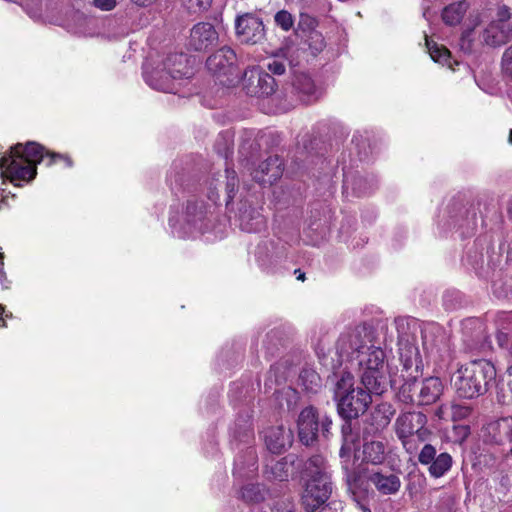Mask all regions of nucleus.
I'll return each instance as SVG.
<instances>
[{"label": "nucleus", "mask_w": 512, "mask_h": 512, "mask_svg": "<svg viewBox=\"0 0 512 512\" xmlns=\"http://www.w3.org/2000/svg\"><path fill=\"white\" fill-rule=\"evenodd\" d=\"M347 342L359 366V374L364 387L376 394H383L389 386L396 388L400 384V376L388 370L385 352L372 344V331L365 327H356L347 337Z\"/></svg>", "instance_id": "1"}, {"label": "nucleus", "mask_w": 512, "mask_h": 512, "mask_svg": "<svg viewBox=\"0 0 512 512\" xmlns=\"http://www.w3.org/2000/svg\"><path fill=\"white\" fill-rule=\"evenodd\" d=\"M47 159V165L53 164L56 159H62L67 166H71V160L61 154L45 151L44 147L35 142H29L25 146L17 144L11 148L7 155L0 159V186L8 179L14 185L19 182H28L36 175V165Z\"/></svg>", "instance_id": "2"}, {"label": "nucleus", "mask_w": 512, "mask_h": 512, "mask_svg": "<svg viewBox=\"0 0 512 512\" xmlns=\"http://www.w3.org/2000/svg\"><path fill=\"white\" fill-rule=\"evenodd\" d=\"M417 349L410 347L408 355L401 353L402 371L397 396L403 403H416L430 405L436 402L443 393V383L438 377H428L421 383L417 382L419 376L417 364Z\"/></svg>", "instance_id": "3"}, {"label": "nucleus", "mask_w": 512, "mask_h": 512, "mask_svg": "<svg viewBox=\"0 0 512 512\" xmlns=\"http://www.w3.org/2000/svg\"><path fill=\"white\" fill-rule=\"evenodd\" d=\"M496 368L485 359L460 365L451 376V385L461 398L472 399L483 395L495 383Z\"/></svg>", "instance_id": "4"}, {"label": "nucleus", "mask_w": 512, "mask_h": 512, "mask_svg": "<svg viewBox=\"0 0 512 512\" xmlns=\"http://www.w3.org/2000/svg\"><path fill=\"white\" fill-rule=\"evenodd\" d=\"M305 475L302 505L307 512H314L325 504L332 491L324 458L320 455L311 457L306 464Z\"/></svg>", "instance_id": "5"}, {"label": "nucleus", "mask_w": 512, "mask_h": 512, "mask_svg": "<svg viewBox=\"0 0 512 512\" xmlns=\"http://www.w3.org/2000/svg\"><path fill=\"white\" fill-rule=\"evenodd\" d=\"M370 394L373 393L366 388H353V377L350 374L343 376L335 391L339 414L346 419L357 418L371 403Z\"/></svg>", "instance_id": "6"}, {"label": "nucleus", "mask_w": 512, "mask_h": 512, "mask_svg": "<svg viewBox=\"0 0 512 512\" xmlns=\"http://www.w3.org/2000/svg\"><path fill=\"white\" fill-rule=\"evenodd\" d=\"M236 55L231 48L224 47L211 55L206 62L208 70L226 86H233L239 80L235 66Z\"/></svg>", "instance_id": "7"}, {"label": "nucleus", "mask_w": 512, "mask_h": 512, "mask_svg": "<svg viewBox=\"0 0 512 512\" xmlns=\"http://www.w3.org/2000/svg\"><path fill=\"white\" fill-rule=\"evenodd\" d=\"M243 89L247 95L262 98L275 92V79L259 67L247 69L242 77Z\"/></svg>", "instance_id": "8"}, {"label": "nucleus", "mask_w": 512, "mask_h": 512, "mask_svg": "<svg viewBox=\"0 0 512 512\" xmlns=\"http://www.w3.org/2000/svg\"><path fill=\"white\" fill-rule=\"evenodd\" d=\"M426 416L421 412H408L400 415L396 420V433L404 446L408 444L410 437L416 436L418 440L424 441L428 431L425 428Z\"/></svg>", "instance_id": "9"}, {"label": "nucleus", "mask_w": 512, "mask_h": 512, "mask_svg": "<svg viewBox=\"0 0 512 512\" xmlns=\"http://www.w3.org/2000/svg\"><path fill=\"white\" fill-rule=\"evenodd\" d=\"M236 34L242 42L256 44L264 38L265 30L262 20L246 13L235 20Z\"/></svg>", "instance_id": "10"}, {"label": "nucleus", "mask_w": 512, "mask_h": 512, "mask_svg": "<svg viewBox=\"0 0 512 512\" xmlns=\"http://www.w3.org/2000/svg\"><path fill=\"white\" fill-rule=\"evenodd\" d=\"M218 34L214 26L207 22L196 24L190 34V46L196 51H203L216 44Z\"/></svg>", "instance_id": "11"}, {"label": "nucleus", "mask_w": 512, "mask_h": 512, "mask_svg": "<svg viewBox=\"0 0 512 512\" xmlns=\"http://www.w3.org/2000/svg\"><path fill=\"white\" fill-rule=\"evenodd\" d=\"M266 447L274 454L282 453L292 443L293 435L284 426L269 427L263 432Z\"/></svg>", "instance_id": "12"}, {"label": "nucleus", "mask_w": 512, "mask_h": 512, "mask_svg": "<svg viewBox=\"0 0 512 512\" xmlns=\"http://www.w3.org/2000/svg\"><path fill=\"white\" fill-rule=\"evenodd\" d=\"M318 420L316 411L312 407L303 409L298 418V432L301 442L310 445L316 439Z\"/></svg>", "instance_id": "13"}, {"label": "nucleus", "mask_w": 512, "mask_h": 512, "mask_svg": "<svg viewBox=\"0 0 512 512\" xmlns=\"http://www.w3.org/2000/svg\"><path fill=\"white\" fill-rule=\"evenodd\" d=\"M145 80L153 89L169 93L176 91L174 82L177 79L171 77L169 70L165 69L164 64L161 68H156L151 72L145 71Z\"/></svg>", "instance_id": "14"}, {"label": "nucleus", "mask_w": 512, "mask_h": 512, "mask_svg": "<svg viewBox=\"0 0 512 512\" xmlns=\"http://www.w3.org/2000/svg\"><path fill=\"white\" fill-rule=\"evenodd\" d=\"M165 69L169 70L174 79L188 78L192 75L190 60L186 54L175 53L169 55L164 61Z\"/></svg>", "instance_id": "15"}, {"label": "nucleus", "mask_w": 512, "mask_h": 512, "mask_svg": "<svg viewBox=\"0 0 512 512\" xmlns=\"http://www.w3.org/2000/svg\"><path fill=\"white\" fill-rule=\"evenodd\" d=\"M482 38L489 46L503 45L512 38V26L499 25V23L491 21L484 29Z\"/></svg>", "instance_id": "16"}, {"label": "nucleus", "mask_w": 512, "mask_h": 512, "mask_svg": "<svg viewBox=\"0 0 512 512\" xmlns=\"http://www.w3.org/2000/svg\"><path fill=\"white\" fill-rule=\"evenodd\" d=\"M293 87L300 100L304 103H311L319 97L318 89L307 74L296 75L293 81Z\"/></svg>", "instance_id": "17"}, {"label": "nucleus", "mask_w": 512, "mask_h": 512, "mask_svg": "<svg viewBox=\"0 0 512 512\" xmlns=\"http://www.w3.org/2000/svg\"><path fill=\"white\" fill-rule=\"evenodd\" d=\"M282 175L281 163L278 158L270 157L260 164L259 170L255 171L254 179L259 183L272 184Z\"/></svg>", "instance_id": "18"}, {"label": "nucleus", "mask_w": 512, "mask_h": 512, "mask_svg": "<svg viewBox=\"0 0 512 512\" xmlns=\"http://www.w3.org/2000/svg\"><path fill=\"white\" fill-rule=\"evenodd\" d=\"M369 480L383 495L395 494L401 487L399 477L394 474L376 472L370 475Z\"/></svg>", "instance_id": "19"}, {"label": "nucleus", "mask_w": 512, "mask_h": 512, "mask_svg": "<svg viewBox=\"0 0 512 512\" xmlns=\"http://www.w3.org/2000/svg\"><path fill=\"white\" fill-rule=\"evenodd\" d=\"M386 458V446L383 441L373 440L363 445L362 461L379 465Z\"/></svg>", "instance_id": "20"}, {"label": "nucleus", "mask_w": 512, "mask_h": 512, "mask_svg": "<svg viewBox=\"0 0 512 512\" xmlns=\"http://www.w3.org/2000/svg\"><path fill=\"white\" fill-rule=\"evenodd\" d=\"M488 431L498 443L512 441V417L501 418L490 423Z\"/></svg>", "instance_id": "21"}, {"label": "nucleus", "mask_w": 512, "mask_h": 512, "mask_svg": "<svg viewBox=\"0 0 512 512\" xmlns=\"http://www.w3.org/2000/svg\"><path fill=\"white\" fill-rule=\"evenodd\" d=\"M468 9L466 1H459L446 6L442 11V19L445 24L454 26L461 22Z\"/></svg>", "instance_id": "22"}, {"label": "nucleus", "mask_w": 512, "mask_h": 512, "mask_svg": "<svg viewBox=\"0 0 512 512\" xmlns=\"http://www.w3.org/2000/svg\"><path fill=\"white\" fill-rule=\"evenodd\" d=\"M347 428H343V444L340 449V458L342 461L343 468L349 470L352 468L353 461L351 459L352 454L356 448V437L353 433L347 432Z\"/></svg>", "instance_id": "23"}, {"label": "nucleus", "mask_w": 512, "mask_h": 512, "mask_svg": "<svg viewBox=\"0 0 512 512\" xmlns=\"http://www.w3.org/2000/svg\"><path fill=\"white\" fill-rule=\"evenodd\" d=\"M240 226L247 232H259L265 226V218L259 212L245 211L240 216Z\"/></svg>", "instance_id": "24"}, {"label": "nucleus", "mask_w": 512, "mask_h": 512, "mask_svg": "<svg viewBox=\"0 0 512 512\" xmlns=\"http://www.w3.org/2000/svg\"><path fill=\"white\" fill-rule=\"evenodd\" d=\"M426 46L433 61L453 69L450 51L445 46L430 41L427 37Z\"/></svg>", "instance_id": "25"}, {"label": "nucleus", "mask_w": 512, "mask_h": 512, "mask_svg": "<svg viewBox=\"0 0 512 512\" xmlns=\"http://www.w3.org/2000/svg\"><path fill=\"white\" fill-rule=\"evenodd\" d=\"M452 457L449 453H440L430 463L428 471L433 478H440L444 476L452 467Z\"/></svg>", "instance_id": "26"}, {"label": "nucleus", "mask_w": 512, "mask_h": 512, "mask_svg": "<svg viewBox=\"0 0 512 512\" xmlns=\"http://www.w3.org/2000/svg\"><path fill=\"white\" fill-rule=\"evenodd\" d=\"M265 490L258 484H247L242 488L241 497L248 503H258L265 497Z\"/></svg>", "instance_id": "27"}, {"label": "nucleus", "mask_w": 512, "mask_h": 512, "mask_svg": "<svg viewBox=\"0 0 512 512\" xmlns=\"http://www.w3.org/2000/svg\"><path fill=\"white\" fill-rule=\"evenodd\" d=\"M426 486V478L421 473H410L406 489L411 498L422 493Z\"/></svg>", "instance_id": "28"}, {"label": "nucleus", "mask_w": 512, "mask_h": 512, "mask_svg": "<svg viewBox=\"0 0 512 512\" xmlns=\"http://www.w3.org/2000/svg\"><path fill=\"white\" fill-rule=\"evenodd\" d=\"M276 25L283 31L288 32L294 25V17L287 10H280L274 16Z\"/></svg>", "instance_id": "29"}, {"label": "nucleus", "mask_w": 512, "mask_h": 512, "mask_svg": "<svg viewBox=\"0 0 512 512\" xmlns=\"http://www.w3.org/2000/svg\"><path fill=\"white\" fill-rule=\"evenodd\" d=\"M307 41L313 54L321 52L325 47L324 37L318 31H311Z\"/></svg>", "instance_id": "30"}, {"label": "nucleus", "mask_w": 512, "mask_h": 512, "mask_svg": "<svg viewBox=\"0 0 512 512\" xmlns=\"http://www.w3.org/2000/svg\"><path fill=\"white\" fill-rule=\"evenodd\" d=\"M511 18L510 8L506 5H499L496 9L495 18L492 21L499 23V25L512 26Z\"/></svg>", "instance_id": "31"}, {"label": "nucleus", "mask_w": 512, "mask_h": 512, "mask_svg": "<svg viewBox=\"0 0 512 512\" xmlns=\"http://www.w3.org/2000/svg\"><path fill=\"white\" fill-rule=\"evenodd\" d=\"M436 449L430 444L424 445L419 453L418 460L422 465H430L432 461L437 457Z\"/></svg>", "instance_id": "32"}, {"label": "nucleus", "mask_w": 512, "mask_h": 512, "mask_svg": "<svg viewBox=\"0 0 512 512\" xmlns=\"http://www.w3.org/2000/svg\"><path fill=\"white\" fill-rule=\"evenodd\" d=\"M212 1L213 0H187V6L192 13L200 14L210 9Z\"/></svg>", "instance_id": "33"}, {"label": "nucleus", "mask_w": 512, "mask_h": 512, "mask_svg": "<svg viewBox=\"0 0 512 512\" xmlns=\"http://www.w3.org/2000/svg\"><path fill=\"white\" fill-rule=\"evenodd\" d=\"M380 414H382V416L379 421V425L384 427V426L388 425V423L390 422L391 417L393 415V411L391 410L389 405L382 404V405L378 406V408L374 414V418L378 419Z\"/></svg>", "instance_id": "34"}, {"label": "nucleus", "mask_w": 512, "mask_h": 512, "mask_svg": "<svg viewBox=\"0 0 512 512\" xmlns=\"http://www.w3.org/2000/svg\"><path fill=\"white\" fill-rule=\"evenodd\" d=\"M502 71L512 77V45L509 46L503 53L501 61Z\"/></svg>", "instance_id": "35"}, {"label": "nucleus", "mask_w": 512, "mask_h": 512, "mask_svg": "<svg viewBox=\"0 0 512 512\" xmlns=\"http://www.w3.org/2000/svg\"><path fill=\"white\" fill-rule=\"evenodd\" d=\"M120 0H93V5L102 10V11H110L114 9L117 5V3Z\"/></svg>", "instance_id": "36"}, {"label": "nucleus", "mask_w": 512, "mask_h": 512, "mask_svg": "<svg viewBox=\"0 0 512 512\" xmlns=\"http://www.w3.org/2000/svg\"><path fill=\"white\" fill-rule=\"evenodd\" d=\"M452 418H464L469 414L468 407L453 404L450 406Z\"/></svg>", "instance_id": "37"}, {"label": "nucleus", "mask_w": 512, "mask_h": 512, "mask_svg": "<svg viewBox=\"0 0 512 512\" xmlns=\"http://www.w3.org/2000/svg\"><path fill=\"white\" fill-rule=\"evenodd\" d=\"M268 69L273 73L277 75H281L285 72V66L282 62L278 60H273L271 63L268 64Z\"/></svg>", "instance_id": "38"}, {"label": "nucleus", "mask_w": 512, "mask_h": 512, "mask_svg": "<svg viewBox=\"0 0 512 512\" xmlns=\"http://www.w3.org/2000/svg\"><path fill=\"white\" fill-rule=\"evenodd\" d=\"M331 425V421L328 420V419H325L324 421H322V429H323V432H327L329 427Z\"/></svg>", "instance_id": "39"}, {"label": "nucleus", "mask_w": 512, "mask_h": 512, "mask_svg": "<svg viewBox=\"0 0 512 512\" xmlns=\"http://www.w3.org/2000/svg\"><path fill=\"white\" fill-rule=\"evenodd\" d=\"M134 3L140 6L148 5L149 3H152L154 0H132Z\"/></svg>", "instance_id": "40"}, {"label": "nucleus", "mask_w": 512, "mask_h": 512, "mask_svg": "<svg viewBox=\"0 0 512 512\" xmlns=\"http://www.w3.org/2000/svg\"><path fill=\"white\" fill-rule=\"evenodd\" d=\"M234 187H235V181H234V177H232L228 182V188L230 189L229 194L234 190Z\"/></svg>", "instance_id": "41"}, {"label": "nucleus", "mask_w": 512, "mask_h": 512, "mask_svg": "<svg viewBox=\"0 0 512 512\" xmlns=\"http://www.w3.org/2000/svg\"><path fill=\"white\" fill-rule=\"evenodd\" d=\"M309 376L311 377V381L315 382L317 384V381H319L318 375L314 372H311V373H309Z\"/></svg>", "instance_id": "42"}, {"label": "nucleus", "mask_w": 512, "mask_h": 512, "mask_svg": "<svg viewBox=\"0 0 512 512\" xmlns=\"http://www.w3.org/2000/svg\"><path fill=\"white\" fill-rule=\"evenodd\" d=\"M509 362H510V365L507 369V373H508V377H509L508 381H512V361L509 360Z\"/></svg>", "instance_id": "43"}, {"label": "nucleus", "mask_w": 512, "mask_h": 512, "mask_svg": "<svg viewBox=\"0 0 512 512\" xmlns=\"http://www.w3.org/2000/svg\"><path fill=\"white\" fill-rule=\"evenodd\" d=\"M3 314H4V307L2 305H0V322H2V323H4Z\"/></svg>", "instance_id": "44"}, {"label": "nucleus", "mask_w": 512, "mask_h": 512, "mask_svg": "<svg viewBox=\"0 0 512 512\" xmlns=\"http://www.w3.org/2000/svg\"><path fill=\"white\" fill-rule=\"evenodd\" d=\"M446 409H447V407H445V406L440 407V408H439L438 415H439L440 417H442V416H443V414L446 412Z\"/></svg>", "instance_id": "45"}, {"label": "nucleus", "mask_w": 512, "mask_h": 512, "mask_svg": "<svg viewBox=\"0 0 512 512\" xmlns=\"http://www.w3.org/2000/svg\"><path fill=\"white\" fill-rule=\"evenodd\" d=\"M362 512H371L369 509H366L365 507L361 506Z\"/></svg>", "instance_id": "46"}, {"label": "nucleus", "mask_w": 512, "mask_h": 512, "mask_svg": "<svg viewBox=\"0 0 512 512\" xmlns=\"http://www.w3.org/2000/svg\"><path fill=\"white\" fill-rule=\"evenodd\" d=\"M329 509L327 507H322L321 512H327Z\"/></svg>", "instance_id": "47"}, {"label": "nucleus", "mask_w": 512, "mask_h": 512, "mask_svg": "<svg viewBox=\"0 0 512 512\" xmlns=\"http://www.w3.org/2000/svg\"><path fill=\"white\" fill-rule=\"evenodd\" d=\"M509 141H510V143H512V130L510 131V134H509Z\"/></svg>", "instance_id": "48"}, {"label": "nucleus", "mask_w": 512, "mask_h": 512, "mask_svg": "<svg viewBox=\"0 0 512 512\" xmlns=\"http://www.w3.org/2000/svg\"><path fill=\"white\" fill-rule=\"evenodd\" d=\"M307 19L309 20L310 24L314 23V20L312 18L307 17Z\"/></svg>", "instance_id": "49"}, {"label": "nucleus", "mask_w": 512, "mask_h": 512, "mask_svg": "<svg viewBox=\"0 0 512 512\" xmlns=\"http://www.w3.org/2000/svg\"><path fill=\"white\" fill-rule=\"evenodd\" d=\"M298 279L303 280V279H304V274H300V275L298 276Z\"/></svg>", "instance_id": "50"}, {"label": "nucleus", "mask_w": 512, "mask_h": 512, "mask_svg": "<svg viewBox=\"0 0 512 512\" xmlns=\"http://www.w3.org/2000/svg\"><path fill=\"white\" fill-rule=\"evenodd\" d=\"M476 20H477V21L475 22V25H478V23H479L478 16H476Z\"/></svg>", "instance_id": "51"}, {"label": "nucleus", "mask_w": 512, "mask_h": 512, "mask_svg": "<svg viewBox=\"0 0 512 512\" xmlns=\"http://www.w3.org/2000/svg\"><path fill=\"white\" fill-rule=\"evenodd\" d=\"M510 361H512V348H511V351H510Z\"/></svg>", "instance_id": "52"}, {"label": "nucleus", "mask_w": 512, "mask_h": 512, "mask_svg": "<svg viewBox=\"0 0 512 512\" xmlns=\"http://www.w3.org/2000/svg\"><path fill=\"white\" fill-rule=\"evenodd\" d=\"M0 190L1 191H4V189L2 188V186H0ZM2 203V199L0 200V204Z\"/></svg>", "instance_id": "53"}]
</instances>
